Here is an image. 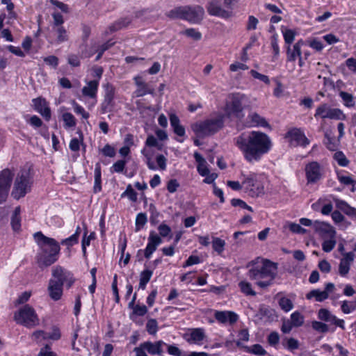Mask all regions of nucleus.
Here are the masks:
<instances>
[{
	"label": "nucleus",
	"mask_w": 356,
	"mask_h": 356,
	"mask_svg": "<svg viewBox=\"0 0 356 356\" xmlns=\"http://www.w3.org/2000/svg\"><path fill=\"white\" fill-rule=\"evenodd\" d=\"M99 86L98 80L90 81L86 86L82 88V93L84 96L90 98H95Z\"/></svg>",
	"instance_id": "obj_23"
},
{
	"label": "nucleus",
	"mask_w": 356,
	"mask_h": 356,
	"mask_svg": "<svg viewBox=\"0 0 356 356\" xmlns=\"http://www.w3.org/2000/svg\"><path fill=\"white\" fill-rule=\"evenodd\" d=\"M337 241L335 238H329V239H324L322 243V249L325 252H331L335 247Z\"/></svg>",
	"instance_id": "obj_46"
},
{
	"label": "nucleus",
	"mask_w": 356,
	"mask_h": 356,
	"mask_svg": "<svg viewBox=\"0 0 356 356\" xmlns=\"http://www.w3.org/2000/svg\"><path fill=\"white\" fill-rule=\"evenodd\" d=\"M165 346H167L168 353L170 355H173V356H186V353L185 352H183L182 350H181L175 345H168V344H166Z\"/></svg>",
	"instance_id": "obj_60"
},
{
	"label": "nucleus",
	"mask_w": 356,
	"mask_h": 356,
	"mask_svg": "<svg viewBox=\"0 0 356 356\" xmlns=\"http://www.w3.org/2000/svg\"><path fill=\"white\" fill-rule=\"evenodd\" d=\"M224 124L222 116L209 119L193 125V130L198 136L211 135L218 131Z\"/></svg>",
	"instance_id": "obj_4"
},
{
	"label": "nucleus",
	"mask_w": 356,
	"mask_h": 356,
	"mask_svg": "<svg viewBox=\"0 0 356 356\" xmlns=\"http://www.w3.org/2000/svg\"><path fill=\"white\" fill-rule=\"evenodd\" d=\"M330 106L327 104H323L318 106L314 114L316 118H329Z\"/></svg>",
	"instance_id": "obj_35"
},
{
	"label": "nucleus",
	"mask_w": 356,
	"mask_h": 356,
	"mask_svg": "<svg viewBox=\"0 0 356 356\" xmlns=\"http://www.w3.org/2000/svg\"><path fill=\"white\" fill-rule=\"evenodd\" d=\"M205 337V334L203 329L202 328H195L193 329L191 334L190 338L187 339V341L190 343H198L202 341Z\"/></svg>",
	"instance_id": "obj_28"
},
{
	"label": "nucleus",
	"mask_w": 356,
	"mask_h": 356,
	"mask_svg": "<svg viewBox=\"0 0 356 356\" xmlns=\"http://www.w3.org/2000/svg\"><path fill=\"white\" fill-rule=\"evenodd\" d=\"M20 207H15L13 213L11 217V226L15 232H17L21 227V219H20Z\"/></svg>",
	"instance_id": "obj_32"
},
{
	"label": "nucleus",
	"mask_w": 356,
	"mask_h": 356,
	"mask_svg": "<svg viewBox=\"0 0 356 356\" xmlns=\"http://www.w3.org/2000/svg\"><path fill=\"white\" fill-rule=\"evenodd\" d=\"M114 44H115L114 42H112L111 40H108L106 42L102 44L98 49V54L95 58V60H99L102 58L104 53L106 50H108L110 47L113 46Z\"/></svg>",
	"instance_id": "obj_55"
},
{
	"label": "nucleus",
	"mask_w": 356,
	"mask_h": 356,
	"mask_svg": "<svg viewBox=\"0 0 356 356\" xmlns=\"http://www.w3.org/2000/svg\"><path fill=\"white\" fill-rule=\"evenodd\" d=\"M104 99L101 104L100 111L102 113H106L108 112L113 111L115 107V87L109 83H106L104 86Z\"/></svg>",
	"instance_id": "obj_8"
},
{
	"label": "nucleus",
	"mask_w": 356,
	"mask_h": 356,
	"mask_svg": "<svg viewBox=\"0 0 356 356\" xmlns=\"http://www.w3.org/2000/svg\"><path fill=\"white\" fill-rule=\"evenodd\" d=\"M13 176L14 173L8 168L0 172V204L6 202L8 197Z\"/></svg>",
	"instance_id": "obj_9"
},
{
	"label": "nucleus",
	"mask_w": 356,
	"mask_h": 356,
	"mask_svg": "<svg viewBox=\"0 0 356 356\" xmlns=\"http://www.w3.org/2000/svg\"><path fill=\"white\" fill-rule=\"evenodd\" d=\"M208 13L211 16H216L227 19L232 16V10L224 6L222 7L220 0H211L206 6Z\"/></svg>",
	"instance_id": "obj_12"
},
{
	"label": "nucleus",
	"mask_w": 356,
	"mask_h": 356,
	"mask_svg": "<svg viewBox=\"0 0 356 356\" xmlns=\"http://www.w3.org/2000/svg\"><path fill=\"white\" fill-rule=\"evenodd\" d=\"M147 94L154 95V89L149 88L147 83H144L143 86L138 87L135 91L136 97H143Z\"/></svg>",
	"instance_id": "obj_36"
},
{
	"label": "nucleus",
	"mask_w": 356,
	"mask_h": 356,
	"mask_svg": "<svg viewBox=\"0 0 356 356\" xmlns=\"http://www.w3.org/2000/svg\"><path fill=\"white\" fill-rule=\"evenodd\" d=\"M324 144L329 150L335 151L339 145V139H335L334 136H331L330 133L326 131L325 133Z\"/></svg>",
	"instance_id": "obj_27"
},
{
	"label": "nucleus",
	"mask_w": 356,
	"mask_h": 356,
	"mask_svg": "<svg viewBox=\"0 0 356 356\" xmlns=\"http://www.w3.org/2000/svg\"><path fill=\"white\" fill-rule=\"evenodd\" d=\"M50 280L56 282L57 284H60L62 286H64L65 284L67 288L70 289L74 284L75 278L70 271L58 265L52 268Z\"/></svg>",
	"instance_id": "obj_6"
},
{
	"label": "nucleus",
	"mask_w": 356,
	"mask_h": 356,
	"mask_svg": "<svg viewBox=\"0 0 356 356\" xmlns=\"http://www.w3.org/2000/svg\"><path fill=\"white\" fill-rule=\"evenodd\" d=\"M247 353L254 354L255 355L261 356L266 353V350L260 344H254L249 348H246Z\"/></svg>",
	"instance_id": "obj_39"
},
{
	"label": "nucleus",
	"mask_w": 356,
	"mask_h": 356,
	"mask_svg": "<svg viewBox=\"0 0 356 356\" xmlns=\"http://www.w3.org/2000/svg\"><path fill=\"white\" fill-rule=\"evenodd\" d=\"M147 312V308L145 305H136L134 307L132 314L130 315V318L133 319L134 316H143Z\"/></svg>",
	"instance_id": "obj_53"
},
{
	"label": "nucleus",
	"mask_w": 356,
	"mask_h": 356,
	"mask_svg": "<svg viewBox=\"0 0 356 356\" xmlns=\"http://www.w3.org/2000/svg\"><path fill=\"white\" fill-rule=\"evenodd\" d=\"M235 144L248 162L257 161L267 152V135L261 131L244 132L234 138Z\"/></svg>",
	"instance_id": "obj_1"
},
{
	"label": "nucleus",
	"mask_w": 356,
	"mask_h": 356,
	"mask_svg": "<svg viewBox=\"0 0 356 356\" xmlns=\"http://www.w3.org/2000/svg\"><path fill=\"white\" fill-rule=\"evenodd\" d=\"M296 32L292 29H286L283 31V36L285 43L290 45L293 43L295 39Z\"/></svg>",
	"instance_id": "obj_52"
},
{
	"label": "nucleus",
	"mask_w": 356,
	"mask_h": 356,
	"mask_svg": "<svg viewBox=\"0 0 356 356\" xmlns=\"http://www.w3.org/2000/svg\"><path fill=\"white\" fill-rule=\"evenodd\" d=\"M52 29L56 37L54 42H51V43L60 44L69 40L67 31L64 26L52 27Z\"/></svg>",
	"instance_id": "obj_24"
},
{
	"label": "nucleus",
	"mask_w": 356,
	"mask_h": 356,
	"mask_svg": "<svg viewBox=\"0 0 356 356\" xmlns=\"http://www.w3.org/2000/svg\"><path fill=\"white\" fill-rule=\"evenodd\" d=\"M305 170L307 184H316L323 177V168L316 161H312L307 163L305 165Z\"/></svg>",
	"instance_id": "obj_11"
},
{
	"label": "nucleus",
	"mask_w": 356,
	"mask_h": 356,
	"mask_svg": "<svg viewBox=\"0 0 356 356\" xmlns=\"http://www.w3.org/2000/svg\"><path fill=\"white\" fill-rule=\"evenodd\" d=\"M312 328L319 332L326 333L329 331L328 325L324 323L314 321L312 324Z\"/></svg>",
	"instance_id": "obj_58"
},
{
	"label": "nucleus",
	"mask_w": 356,
	"mask_h": 356,
	"mask_svg": "<svg viewBox=\"0 0 356 356\" xmlns=\"http://www.w3.org/2000/svg\"><path fill=\"white\" fill-rule=\"evenodd\" d=\"M252 268L249 270V277L252 280H259L267 277V259L257 257L249 264Z\"/></svg>",
	"instance_id": "obj_7"
},
{
	"label": "nucleus",
	"mask_w": 356,
	"mask_h": 356,
	"mask_svg": "<svg viewBox=\"0 0 356 356\" xmlns=\"http://www.w3.org/2000/svg\"><path fill=\"white\" fill-rule=\"evenodd\" d=\"M147 218L145 213H139L136 218V231H139L147 223Z\"/></svg>",
	"instance_id": "obj_47"
},
{
	"label": "nucleus",
	"mask_w": 356,
	"mask_h": 356,
	"mask_svg": "<svg viewBox=\"0 0 356 356\" xmlns=\"http://www.w3.org/2000/svg\"><path fill=\"white\" fill-rule=\"evenodd\" d=\"M47 292L50 298L54 301L61 299L63 293V286L57 284L56 282L49 280Z\"/></svg>",
	"instance_id": "obj_19"
},
{
	"label": "nucleus",
	"mask_w": 356,
	"mask_h": 356,
	"mask_svg": "<svg viewBox=\"0 0 356 356\" xmlns=\"http://www.w3.org/2000/svg\"><path fill=\"white\" fill-rule=\"evenodd\" d=\"M279 305L281 309L284 312H287L291 310L293 307V304L292 301L285 297L281 298L279 300Z\"/></svg>",
	"instance_id": "obj_50"
},
{
	"label": "nucleus",
	"mask_w": 356,
	"mask_h": 356,
	"mask_svg": "<svg viewBox=\"0 0 356 356\" xmlns=\"http://www.w3.org/2000/svg\"><path fill=\"white\" fill-rule=\"evenodd\" d=\"M184 34L187 37L191 38L195 40H200L202 38V33L195 29H187L184 31Z\"/></svg>",
	"instance_id": "obj_56"
},
{
	"label": "nucleus",
	"mask_w": 356,
	"mask_h": 356,
	"mask_svg": "<svg viewBox=\"0 0 356 356\" xmlns=\"http://www.w3.org/2000/svg\"><path fill=\"white\" fill-rule=\"evenodd\" d=\"M318 318L323 321L332 323L334 320V315L327 309H321L318 312Z\"/></svg>",
	"instance_id": "obj_37"
},
{
	"label": "nucleus",
	"mask_w": 356,
	"mask_h": 356,
	"mask_svg": "<svg viewBox=\"0 0 356 356\" xmlns=\"http://www.w3.org/2000/svg\"><path fill=\"white\" fill-rule=\"evenodd\" d=\"M63 120L65 123V127L67 128L75 127L76 120L74 115L70 113H65L63 114Z\"/></svg>",
	"instance_id": "obj_48"
},
{
	"label": "nucleus",
	"mask_w": 356,
	"mask_h": 356,
	"mask_svg": "<svg viewBox=\"0 0 356 356\" xmlns=\"http://www.w3.org/2000/svg\"><path fill=\"white\" fill-rule=\"evenodd\" d=\"M280 339L279 334L277 332H272L268 334V345L277 349Z\"/></svg>",
	"instance_id": "obj_54"
},
{
	"label": "nucleus",
	"mask_w": 356,
	"mask_h": 356,
	"mask_svg": "<svg viewBox=\"0 0 356 356\" xmlns=\"http://www.w3.org/2000/svg\"><path fill=\"white\" fill-rule=\"evenodd\" d=\"M285 138H289L291 147L301 146L305 147L309 144V140L300 129L293 128L289 130L285 135Z\"/></svg>",
	"instance_id": "obj_10"
},
{
	"label": "nucleus",
	"mask_w": 356,
	"mask_h": 356,
	"mask_svg": "<svg viewBox=\"0 0 356 356\" xmlns=\"http://www.w3.org/2000/svg\"><path fill=\"white\" fill-rule=\"evenodd\" d=\"M33 237L40 248V252L36 255L38 266L43 268L56 262L60 250L59 243L54 238L44 236L41 232L35 233Z\"/></svg>",
	"instance_id": "obj_2"
},
{
	"label": "nucleus",
	"mask_w": 356,
	"mask_h": 356,
	"mask_svg": "<svg viewBox=\"0 0 356 356\" xmlns=\"http://www.w3.org/2000/svg\"><path fill=\"white\" fill-rule=\"evenodd\" d=\"M273 82L275 83V88L273 89V95L275 97H280L283 94L284 86L280 81L276 78L273 79Z\"/></svg>",
	"instance_id": "obj_59"
},
{
	"label": "nucleus",
	"mask_w": 356,
	"mask_h": 356,
	"mask_svg": "<svg viewBox=\"0 0 356 356\" xmlns=\"http://www.w3.org/2000/svg\"><path fill=\"white\" fill-rule=\"evenodd\" d=\"M277 274V264L268 260V286L270 281L274 280Z\"/></svg>",
	"instance_id": "obj_44"
},
{
	"label": "nucleus",
	"mask_w": 356,
	"mask_h": 356,
	"mask_svg": "<svg viewBox=\"0 0 356 356\" xmlns=\"http://www.w3.org/2000/svg\"><path fill=\"white\" fill-rule=\"evenodd\" d=\"M333 201L335 203L336 207L342 211L343 213H346L350 207L346 201L340 200L337 197H333Z\"/></svg>",
	"instance_id": "obj_62"
},
{
	"label": "nucleus",
	"mask_w": 356,
	"mask_h": 356,
	"mask_svg": "<svg viewBox=\"0 0 356 356\" xmlns=\"http://www.w3.org/2000/svg\"><path fill=\"white\" fill-rule=\"evenodd\" d=\"M15 321L26 327H33L39 324V318L35 309L29 305H25L14 314Z\"/></svg>",
	"instance_id": "obj_3"
},
{
	"label": "nucleus",
	"mask_w": 356,
	"mask_h": 356,
	"mask_svg": "<svg viewBox=\"0 0 356 356\" xmlns=\"http://www.w3.org/2000/svg\"><path fill=\"white\" fill-rule=\"evenodd\" d=\"M158 230L159 232V236L161 237H166L168 236L172 232L171 228L165 223H161L158 227Z\"/></svg>",
	"instance_id": "obj_64"
},
{
	"label": "nucleus",
	"mask_w": 356,
	"mask_h": 356,
	"mask_svg": "<svg viewBox=\"0 0 356 356\" xmlns=\"http://www.w3.org/2000/svg\"><path fill=\"white\" fill-rule=\"evenodd\" d=\"M214 317L220 323H229L230 325L234 324L238 319V316L231 311H216Z\"/></svg>",
	"instance_id": "obj_18"
},
{
	"label": "nucleus",
	"mask_w": 356,
	"mask_h": 356,
	"mask_svg": "<svg viewBox=\"0 0 356 356\" xmlns=\"http://www.w3.org/2000/svg\"><path fill=\"white\" fill-rule=\"evenodd\" d=\"M238 285L241 288V291L245 293L246 295H255V292L252 289V286L250 283L245 281H241L239 282Z\"/></svg>",
	"instance_id": "obj_61"
},
{
	"label": "nucleus",
	"mask_w": 356,
	"mask_h": 356,
	"mask_svg": "<svg viewBox=\"0 0 356 356\" xmlns=\"http://www.w3.org/2000/svg\"><path fill=\"white\" fill-rule=\"evenodd\" d=\"M245 124L247 127H267V121L264 118L261 117L258 113L255 112H251L248 115Z\"/></svg>",
	"instance_id": "obj_21"
},
{
	"label": "nucleus",
	"mask_w": 356,
	"mask_h": 356,
	"mask_svg": "<svg viewBox=\"0 0 356 356\" xmlns=\"http://www.w3.org/2000/svg\"><path fill=\"white\" fill-rule=\"evenodd\" d=\"M225 245V242L224 240L214 237L212 241V247L213 249L218 252V254H220L224 251V248Z\"/></svg>",
	"instance_id": "obj_38"
},
{
	"label": "nucleus",
	"mask_w": 356,
	"mask_h": 356,
	"mask_svg": "<svg viewBox=\"0 0 356 356\" xmlns=\"http://www.w3.org/2000/svg\"><path fill=\"white\" fill-rule=\"evenodd\" d=\"M145 346V348H146L147 351L151 355H162L163 349L162 346L163 345H166L163 341H158L155 343H152L151 341H145L143 343Z\"/></svg>",
	"instance_id": "obj_22"
},
{
	"label": "nucleus",
	"mask_w": 356,
	"mask_h": 356,
	"mask_svg": "<svg viewBox=\"0 0 356 356\" xmlns=\"http://www.w3.org/2000/svg\"><path fill=\"white\" fill-rule=\"evenodd\" d=\"M282 345L285 349L293 352L299 348L300 343L293 337H285L282 339Z\"/></svg>",
	"instance_id": "obj_26"
},
{
	"label": "nucleus",
	"mask_w": 356,
	"mask_h": 356,
	"mask_svg": "<svg viewBox=\"0 0 356 356\" xmlns=\"http://www.w3.org/2000/svg\"><path fill=\"white\" fill-rule=\"evenodd\" d=\"M102 173H101V165L99 163H96L95 168V184H94V192L97 193L102 190Z\"/></svg>",
	"instance_id": "obj_33"
},
{
	"label": "nucleus",
	"mask_w": 356,
	"mask_h": 356,
	"mask_svg": "<svg viewBox=\"0 0 356 356\" xmlns=\"http://www.w3.org/2000/svg\"><path fill=\"white\" fill-rule=\"evenodd\" d=\"M185 6L175 8L166 13V16L172 19H181L184 20Z\"/></svg>",
	"instance_id": "obj_30"
},
{
	"label": "nucleus",
	"mask_w": 356,
	"mask_h": 356,
	"mask_svg": "<svg viewBox=\"0 0 356 356\" xmlns=\"http://www.w3.org/2000/svg\"><path fill=\"white\" fill-rule=\"evenodd\" d=\"M334 159L337 161V163L342 167H346L349 163V161L347 159L345 154L341 151L337 152L334 154Z\"/></svg>",
	"instance_id": "obj_49"
},
{
	"label": "nucleus",
	"mask_w": 356,
	"mask_h": 356,
	"mask_svg": "<svg viewBox=\"0 0 356 356\" xmlns=\"http://www.w3.org/2000/svg\"><path fill=\"white\" fill-rule=\"evenodd\" d=\"M126 163H127V162L125 160L121 159V160L117 161L111 166V172H118V173L123 172L124 170L125 169Z\"/></svg>",
	"instance_id": "obj_51"
},
{
	"label": "nucleus",
	"mask_w": 356,
	"mask_h": 356,
	"mask_svg": "<svg viewBox=\"0 0 356 356\" xmlns=\"http://www.w3.org/2000/svg\"><path fill=\"white\" fill-rule=\"evenodd\" d=\"M162 243L161 238L154 232L151 231L148 237L147 245L144 250V256L149 259L152 254L156 251L157 247Z\"/></svg>",
	"instance_id": "obj_15"
},
{
	"label": "nucleus",
	"mask_w": 356,
	"mask_h": 356,
	"mask_svg": "<svg viewBox=\"0 0 356 356\" xmlns=\"http://www.w3.org/2000/svg\"><path fill=\"white\" fill-rule=\"evenodd\" d=\"M184 20L192 24L200 23L204 17V10L200 6H185Z\"/></svg>",
	"instance_id": "obj_13"
},
{
	"label": "nucleus",
	"mask_w": 356,
	"mask_h": 356,
	"mask_svg": "<svg viewBox=\"0 0 356 356\" xmlns=\"http://www.w3.org/2000/svg\"><path fill=\"white\" fill-rule=\"evenodd\" d=\"M305 44L302 40H298L293 46L288 45L286 47L287 61H295L300 55H302L301 47Z\"/></svg>",
	"instance_id": "obj_20"
},
{
	"label": "nucleus",
	"mask_w": 356,
	"mask_h": 356,
	"mask_svg": "<svg viewBox=\"0 0 356 356\" xmlns=\"http://www.w3.org/2000/svg\"><path fill=\"white\" fill-rule=\"evenodd\" d=\"M149 211L151 213V216L149 218V220L152 225H156L159 222L158 218L160 216V213L156 210V207L151 204L149 205Z\"/></svg>",
	"instance_id": "obj_57"
},
{
	"label": "nucleus",
	"mask_w": 356,
	"mask_h": 356,
	"mask_svg": "<svg viewBox=\"0 0 356 356\" xmlns=\"http://www.w3.org/2000/svg\"><path fill=\"white\" fill-rule=\"evenodd\" d=\"M341 309L343 313L346 314H350L356 309V301L348 302L347 300H344L341 303Z\"/></svg>",
	"instance_id": "obj_45"
},
{
	"label": "nucleus",
	"mask_w": 356,
	"mask_h": 356,
	"mask_svg": "<svg viewBox=\"0 0 356 356\" xmlns=\"http://www.w3.org/2000/svg\"><path fill=\"white\" fill-rule=\"evenodd\" d=\"M350 264L346 262V261L340 260L339 266V273L342 277H346L350 270Z\"/></svg>",
	"instance_id": "obj_63"
},
{
	"label": "nucleus",
	"mask_w": 356,
	"mask_h": 356,
	"mask_svg": "<svg viewBox=\"0 0 356 356\" xmlns=\"http://www.w3.org/2000/svg\"><path fill=\"white\" fill-rule=\"evenodd\" d=\"M31 181L29 172L22 170L19 172L15 178L12 196L19 200L31 191Z\"/></svg>",
	"instance_id": "obj_5"
},
{
	"label": "nucleus",
	"mask_w": 356,
	"mask_h": 356,
	"mask_svg": "<svg viewBox=\"0 0 356 356\" xmlns=\"http://www.w3.org/2000/svg\"><path fill=\"white\" fill-rule=\"evenodd\" d=\"M158 323L156 319L150 318L146 324L147 332L152 335H155L158 331Z\"/></svg>",
	"instance_id": "obj_42"
},
{
	"label": "nucleus",
	"mask_w": 356,
	"mask_h": 356,
	"mask_svg": "<svg viewBox=\"0 0 356 356\" xmlns=\"http://www.w3.org/2000/svg\"><path fill=\"white\" fill-rule=\"evenodd\" d=\"M131 22V19L129 17L122 18L115 22L110 26V30L112 32L116 31L122 28L127 27Z\"/></svg>",
	"instance_id": "obj_34"
},
{
	"label": "nucleus",
	"mask_w": 356,
	"mask_h": 356,
	"mask_svg": "<svg viewBox=\"0 0 356 356\" xmlns=\"http://www.w3.org/2000/svg\"><path fill=\"white\" fill-rule=\"evenodd\" d=\"M313 228L322 238H335L336 232L333 227L324 222L315 221Z\"/></svg>",
	"instance_id": "obj_16"
},
{
	"label": "nucleus",
	"mask_w": 356,
	"mask_h": 356,
	"mask_svg": "<svg viewBox=\"0 0 356 356\" xmlns=\"http://www.w3.org/2000/svg\"><path fill=\"white\" fill-rule=\"evenodd\" d=\"M290 321L294 327H300L304 323V316L298 312H295L291 315Z\"/></svg>",
	"instance_id": "obj_40"
},
{
	"label": "nucleus",
	"mask_w": 356,
	"mask_h": 356,
	"mask_svg": "<svg viewBox=\"0 0 356 356\" xmlns=\"http://www.w3.org/2000/svg\"><path fill=\"white\" fill-rule=\"evenodd\" d=\"M153 275V270L145 269L140 273V282L138 288L144 290L146 288L147 284L149 282Z\"/></svg>",
	"instance_id": "obj_29"
},
{
	"label": "nucleus",
	"mask_w": 356,
	"mask_h": 356,
	"mask_svg": "<svg viewBox=\"0 0 356 356\" xmlns=\"http://www.w3.org/2000/svg\"><path fill=\"white\" fill-rule=\"evenodd\" d=\"M170 121L175 134L179 136H184L185 135V128L179 124V118L175 114L170 115Z\"/></svg>",
	"instance_id": "obj_25"
},
{
	"label": "nucleus",
	"mask_w": 356,
	"mask_h": 356,
	"mask_svg": "<svg viewBox=\"0 0 356 356\" xmlns=\"http://www.w3.org/2000/svg\"><path fill=\"white\" fill-rule=\"evenodd\" d=\"M33 108L38 112L47 121L51 118V110L45 99L35 98L32 100Z\"/></svg>",
	"instance_id": "obj_17"
},
{
	"label": "nucleus",
	"mask_w": 356,
	"mask_h": 356,
	"mask_svg": "<svg viewBox=\"0 0 356 356\" xmlns=\"http://www.w3.org/2000/svg\"><path fill=\"white\" fill-rule=\"evenodd\" d=\"M137 193L133 189L131 184L127 186L124 192L121 194V197H128V198L132 202L137 201Z\"/></svg>",
	"instance_id": "obj_43"
},
{
	"label": "nucleus",
	"mask_w": 356,
	"mask_h": 356,
	"mask_svg": "<svg viewBox=\"0 0 356 356\" xmlns=\"http://www.w3.org/2000/svg\"><path fill=\"white\" fill-rule=\"evenodd\" d=\"M339 96L343 99V101L344 102V105L346 106L353 107L355 106V102L353 99V97L351 94L344 92V91H341L339 92Z\"/></svg>",
	"instance_id": "obj_41"
},
{
	"label": "nucleus",
	"mask_w": 356,
	"mask_h": 356,
	"mask_svg": "<svg viewBox=\"0 0 356 356\" xmlns=\"http://www.w3.org/2000/svg\"><path fill=\"white\" fill-rule=\"evenodd\" d=\"M243 106L238 95H233L231 102L226 105V113L229 117L234 116L238 119L243 117Z\"/></svg>",
	"instance_id": "obj_14"
},
{
	"label": "nucleus",
	"mask_w": 356,
	"mask_h": 356,
	"mask_svg": "<svg viewBox=\"0 0 356 356\" xmlns=\"http://www.w3.org/2000/svg\"><path fill=\"white\" fill-rule=\"evenodd\" d=\"M306 298L308 300L315 298L316 301L322 302L328 298V295L323 291L313 289L306 295Z\"/></svg>",
	"instance_id": "obj_31"
}]
</instances>
